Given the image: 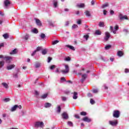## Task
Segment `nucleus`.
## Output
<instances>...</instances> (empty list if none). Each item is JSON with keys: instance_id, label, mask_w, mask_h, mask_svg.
Here are the masks:
<instances>
[{"instance_id": "f257e3e1", "label": "nucleus", "mask_w": 129, "mask_h": 129, "mask_svg": "<svg viewBox=\"0 0 129 129\" xmlns=\"http://www.w3.org/2000/svg\"><path fill=\"white\" fill-rule=\"evenodd\" d=\"M35 127L38 128V127H40V128H43L44 127V122H36L34 124Z\"/></svg>"}, {"instance_id": "f03ea898", "label": "nucleus", "mask_w": 129, "mask_h": 129, "mask_svg": "<svg viewBox=\"0 0 129 129\" xmlns=\"http://www.w3.org/2000/svg\"><path fill=\"white\" fill-rule=\"evenodd\" d=\"M64 67L66 70L61 71L62 74H67V73H69V66L67 64H66Z\"/></svg>"}, {"instance_id": "7ed1b4c3", "label": "nucleus", "mask_w": 129, "mask_h": 129, "mask_svg": "<svg viewBox=\"0 0 129 129\" xmlns=\"http://www.w3.org/2000/svg\"><path fill=\"white\" fill-rule=\"evenodd\" d=\"M17 108H19V109H22V105H15L13 107H12L11 109V111L14 112L17 110Z\"/></svg>"}, {"instance_id": "20e7f679", "label": "nucleus", "mask_w": 129, "mask_h": 129, "mask_svg": "<svg viewBox=\"0 0 129 129\" xmlns=\"http://www.w3.org/2000/svg\"><path fill=\"white\" fill-rule=\"evenodd\" d=\"M109 38H110V33L107 31L105 33L104 41H105V42L107 41L109 39Z\"/></svg>"}, {"instance_id": "39448f33", "label": "nucleus", "mask_w": 129, "mask_h": 129, "mask_svg": "<svg viewBox=\"0 0 129 129\" xmlns=\"http://www.w3.org/2000/svg\"><path fill=\"white\" fill-rule=\"evenodd\" d=\"M0 58H3V59H5L6 62L8 63V61H11L12 60V58L11 56H5L3 55H0Z\"/></svg>"}, {"instance_id": "423d86ee", "label": "nucleus", "mask_w": 129, "mask_h": 129, "mask_svg": "<svg viewBox=\"0 0 129 129\" xmlns=\"http://www.w3.org/2000/svg\"><path fill=\"white\" fill-rule=\"evenodd\" d=\"M119 114L120 112L118 110H114L113 112V116L116 118H118V117H119Z\"/></svg>"}, {"instance_id": "0eeeda50", "label": "nucleus", "mask_w": 129, "mask_h": 129, "mask_svg": "<svg viewBox=\"0 0 129 129\" xmlns=\"http://www.w3.org/2000/svg\"><path fill=\"white\" fill-rule=\"evenodd\" d=\"M61 117L63 119H68L69 118V116L68 115V113L66 112H64L61 114Z\"/></svg>"}, {"instance_id": "6e6552de", "label": "nucleus", "mask_w": 129, "mask_h": 129, "mask_svg": "<svg viewBox=\"0 0 129 129\" xmlns=\"http://www.w3.org/2000/svg\"><path fill=\"white\" fill-rule=\"evenodd\" d=\"M109 123L112 126H115L117 125L118 122H117V120H116L115 121H109Z\"/></svg>"}, {"instance_id": "1a4fd4ad", "label": "nucleus", "mask_w": 129, "mask_h": 129, "mask_svg": "<svg viewBox=\"0 0 129 129\" xmlns=\"http://www.w3.org/2000/svg\"><path fill=\"white\" fill-rule=\"evenodd\" d=\"M87 78V75L86 74H83L82 76V79L81 80V82L83 83L85 81V80Z\"/></svg>"}, {"instance_id": "9d476101", "label": "nucleus", "mask_w": 129, "mask_h": 129, "mask_svg": "<svg viewBox=\"0 0 129 129\" xmlns=\"http://www.w3.org/2000/svg\"><path fill=\"white\" fill-rule=\"evenodd\" d=\"M119 18L120 20H128V18H127V16L126 15L122 16V14H120L119 16Z\"/></svg>"}, {"instance_id": "9b49d317", "label": "nucleus", "mask_w": 129, "mask_h": 129, "mask_svg": "<svg viewBox=\"0 0 129 129\" xmlns=\"http://www.w3.org/2000/svg\"><path fill=\"white\" fill-rule=\"evenodd\" d=\"M82 120H83V121H85L86 122H91V119L89 118L87 116L84 117Z\"/></svg>"}, {"instance_id": "f8f14e48", "label": "nucleus", "mask_w": 129, "mask_h": 129, "mask_svg": "<svg viewBox=\"0 0 129 129\" xmlns=\"http://www.w3.org/2000/svg\"><path fill=\"white\" fill-rule=\"evenodd\" d=\"M34 20H35L37 26H39L40 27L42 26V23H41V21H40V20L37 18H35Z\"/></svg>"}, {"instance_id": "ddd939ff", "label": "nucleus", "mask_w": 129, "mask_h": 129, "mask_svg": "<svg viewBox=\"0 0 129 129\" xmlns=\"http://www.w3.org/2000/svg\"><path fill=\"white\" fill-rule=\"evenodd\" d=\"M44 106L45 108H49V107H51V106H52V104L50 103H45Z\"/></svg>"}, {"instance_id": "4468645a", "label": "nucleus", "mask_w": 129, "mask_h": 129, "mask_svg": "<svg viewBox=\"0 0 129 129\" xmlns=\"http://www.w3.org/2000/svg\"><path fill=\"white\" fill-rule=\"evenodd\" d=\"M15 64L9 65L7 67V70H12V69L15 68Z\"/></svg>"}, {"instance_id": "2eb2a0df", "label": "nucleus", "mask_w": 129, "mask_h": 129, "mask_svg": "<svg viewBox=\"0 0 129 129\" xmlns=\"http://www.w3.org/2000/svg\"><path fill=\"white\" fill-rule=\"evenodd\" d=\"M23 40H25V41L29 40L30 39V35L26 34L23 36Z\"/></svg>"}, {"instance_id": "dca6fc26", "label": "nucleus", "mask_w": 129, "mask_h": 129, "mask_svg": "<svg viewBox=\"0 0 129 129\" xmlns=\"http://www.w3.org/2000/svg\"><path fill=\"white\" fill-rule=\"evenodd\" d=\"M77 7L78 8H80V9L83 8L85 7V4L84 3H81L80 4L77 5Z\"/></svg>"}, {"instance_id": "f3484780", "label": "nucleus", "mask_w": 129, "mask_h": 129, "mask_svg": "<svg viewBox=\"0 0 129 129\" xmlns=\"http://www.w3.org/2000/svg\"><path fill=\"white\" fill-rule=\"evenodd\" d=\"M73 98V99H77V98H78V94L77 93V92H74Z\"/></svg>"}, {"instance_id": "a211bd4d", "label": "nucleus", "mask_w": 129, "mask_h": 129, "mask_svg": "<svg viewBox=\"0 0 129 129\" xmlns=\"http://www.w3.org/2000/svg\"><path fill=\"white\" fill-rule=\"evenodd\" d=\"M4 5L5 7H8V6H10V5H11V3L10 2V1H9V0H5L4 1Z\"/></svg>"}, {"instance_id": "6ab92c4d", "label": "nucleus", "mask_w": 129, "mask_h": 129, "mask_svg": "<svg viewBox=\"0 0 129 129\" xmlns=\"http://www.w3.org/2000/svg\"><path fill=\"white\" fill-rule=\"evenodd\" d=\"M117 55L119 57H121V56H123V52H122V51H118L117 52Z\"/></svg>"}, {"instance_id": "aec40b11", "label": "nucleus", "mask_w": 129, "mask_h": 129, "mask_svg": "<svg viewBox=\"0 0 129 129\" xmlns=\"http://www.w3.org/2000/svg\"><path fill=\"white\" fill-rule=\"evenodd\" d=\"M56 112L57 113H60L61 112V106L60 105H58L56 107Z\"/></svg>"}, {"instance_id": "412c9836", "label": "nucleus", "mask_w": 129, "mask_h": 129, "mask_svg": "<svg viewBox=\"0 0 129 129\" xmlns=\"http://www.w3.org/2000/svg\"><path fill=\"white\" fill-rule=\"evenodd\" d=\"M3 37L5 40H7V39H9V38H10V36H9V34L8 33H5L3 34Z\"/></svg>"}, {"instance_id": "4be33fe9", "label": "nucleus", "mask_w": 129, "mask_h": 129, "mask_svg": "<svg viewBox=\"0 0 129 129\" xmlns=\"http://www.w3.org/2000/svg\"><path fill=\"white\" fill-rule=\"evenodd\" d=\"M66 47L69 48L71 50H73V51H75V48L72 45H67Z\"/></svg>"}, {"instance_id": "5701e85b", "label": "nucleus", "mask_w": 129, "mask_h": 129, "mask_svg": "<svg viewBox=\"0 0 129 129\" xmlns=\"http://www.w3.org/2000/svg\"><path fill=\"white\" fill-rule=\"evenodd\" d=\"M5 66V61L4 60L0 61V70Z\"/></svg>"}, {"instance_id": "b1692460", "label": "nucleus", "mask_w": 129, "mask_h": 129, "mask_svg": "<svg viewBox=\"0 0 129 129\" xmlns=\"http://www.w3.org/2000/svg\"><path fill=\"white\" fill-rule=\"evenodd\" d=\"M31 32L34 34H38V33L39 32L38 29L36 28H34L33 29L31 30Z\"/></svg>"}, {"instance_id": "393cba45", "label": "nucleus", "mask_w": 129, "mask_h": 129, "mask_svg": "<svg viewBox=\"0 0 129 129\" xmlns=\"http://www.w3.org/2000/svg\"><path fill=\"white\" fill-rule=\"evenodd\" d=\"M2 85L5 87V88L8 89L9 88V85L6 83H2Z\"/></svg>"}, {"instance_id": "a878e982", "label": "nucleus", "mask_w": 129, "mask_h": 129, "mask_svg": "<svg viewBox=\"0 0 129 129\" xmlns=\"http://www.w3.org/2000/svg\"><path fill=\"white\" fill-rule=\"evenodd\" d=\"M10 54L11 55H14L15 54H17V49H14L11 52H10Z\"/></svg>"}, {"instance_id": "bb28decb", "label": "nucleus", "mask_w": 129, "mask_h": 129, "mask_svg": "<svg viewBox=\"0 0 129 129\" xmlns=\"http://www.w3.org/2000/svg\"><path fill=\"white\" fill-rule=\"evenodd\" d=\"M110 30L114 34H116V30H113V27L110 26Z\"/></svg>"}, {"instance_id": "cd10ccee", "label": "nucleus", "mask_w": 129, "mask_h": 129, "mask_svg": "<svg viewBox=\"0 0 129 129\" xmlns=\"http://www.w3.org/2000/svg\"><path fill=\"white\" fill-rule=\"evenodd\" d=\"M85 14L86 17H90V16H91V14H90V12L88 11H85Z\"/></svg>"}, {"instance_id": "c85d7f7f", "label": "nucleus", "mask_w": 129, "mask_h": 129, "mask_svg": "<svg viewBox=\"0 0 129 129\" xmlns=\"http://www.w3.org/2000/svg\"><path fill=\"white\" fill-rule=\"evenodd\" d=\"M47 52H48V49H43L42 51V55H46V54H47Z\"/></svg>"}, {"instance_id": "c756f323", "label": "nucleus", "mask_w": 129, "mask_h": 129, "mask_svg": "<svg viewBox=\"0 0 129 129\" xmlns=\"http://www.w3.org/2000/svg\"><path fill=\"white\" fill-rule=\"evenodd\" d=\"M48 96V94H45L42 96H40V98L42 99H45V98H47V97Z\"/></svg>"}, {"instance_id": "7c9ffc66", "label": "nucleus", "mask_w": 129, "mask_h": 129, "mask_svg": "<svg viewBox=\"0 0 129 129\" xmlns=\"http://www.w3.org/2000/svg\"><path fill=\"white\" fill-rule=\"evenodd\" d=\"M35 68H39L41 67V63L40 62H36L35 64Z\"/></svg>"}, {"instance_id": "2f4dec72", "label": "nucleus", "mask_w": 129, "mask_h": 129, "mask_svg": "<svg viewBox=\"0 0 129 129\" xmlns=\"http://www.w3.org/2000/svg\"><path fill=\"white\" fill-rule=\"evenodd\" d=\"M62 82H66V79L64 77L60 78V83H62Z\"/></svg>"}, {"instance_id": "473e14b6", "label": "nucleus", "mask_w": 129, "mask_h": 129, "mask_svg": "<svg viewBox=\"0 0 129 129\" xmlns=\"http://www.w3.org/2000/svg\"><path fill=\"white\" fill-rule=\"evenodd\" d=\"M95 34L98 35H101V31H100V30H96L95 32Z\"/></svg>"}, {"instance_id": "72a5a7b5", "label": "nucleus", "mask_w": 129, "mask_h": 129, "mask_svg": "<svg viewBox=\"0 0 129 129\" xmlns=\"http://www.w3.org/2000/svg\"><path fill=\"white\" fill-rule=\"evenodd\" d=\"M99 26L103 28V27H104V23L102 22H100L99 23Z\"/></svg>"}, {"instance_id": "f704fd0d", "label": "nucleus", "mask_w": 129, "mask_h": 129, "mask_svg": "<svg viewBox=\"0 0 129 129\" xmlns=\"http://www.w3.org/2000/svg\"><path fill=\"white\" fill-rule=\"evenodd\" d=\"M77 28H78V25L76 24H74L72 27V30H75V29H77Z\"/></svg>"}, {"instance_id": "c9c22d12", "label": "nucleus", "mask_w": 129, "mask_h": 129, "mask_svg": "<svg viewBox=\"0 0 129 129\" xmlns=\"http://www.w3.org/2000/svg\"><path fill=\"white\" fill-rule=\"evenodd\" d=\"M40 37L41 39H45L46 37V35H45L44 33H41Z\"/></svg>"}, {"instance_id": "e433bc0d", "label": "nucleus", "mask_w": 129, "mask_h": 129, "mask_svg": "<svg viewBox=\"0 0 129 129\" xmlns=\"http://www.w3.org/2000/svg\"><path fill=\"white\" fill-rule=\"evenodd\" d=\"M10 100H11V99L9 98H6L3 100V101H4V102H9V101H10Z\"/></svg>"}, {"instance_id": "4c0bfd02", "label": "nucleus", "mask_w": 129, "mask_h": 129, "mask_svg": "<svg viewBox=\"0 0 129 129\" xmlns=\"http://www.w3.org/2000/svg\"><path fill=\"white\" fill-rule=\"evenodd\" d=\"M68 124L69 125V126L73 127V123L72 121H69L68 122Z\"/></svg>"}, {"instance_id": "58836bf2", "label": "nucleus", "mask_w": 129, "mask_h": 129, "mask_svg": "<svg viewBox=\"0 0 129 129\" xmlns=\"http://www.w3.org/2000/svg\"><path fill=\"white\" fill-rule=\"evenodd\" d=\"M81 115H83L84 116H85V115H87V113L86 112L82 111L80 113Z\"/></svg>"}, {"instance_id": "ea45409f", "label": "nucleus", "mask_w": 129, "mask_h": 129, "mask_svg": "<svg viewBox=\"0 0 129 129\" xmlns=\"http://www.w3.org/2000/svg\"><path fill=\"white\" fill-rule=\"evenodd\" d=\"M53 6H54V8H57L58 6V2L57 1H55L53 3Z\"/></svg>"}, {"instance_id": "a19ab883", "label": "nucleus", "mask_w": 129, "mask_h": 129, "mask_svg": "<svg viewBox=\"0 0 129 129\" xmlns=\"http://www.w3.org/2000/svg\"><path fill=\"white\" fill-rule=\"evenodd\" d=\"M119 29V27H118V25H116L115 27H114V31H117Z\"/></svg>"}, {"instance_id": "79ce46f5", "label": "nucleus", "mask_w": 129, "mask_h": 129, "mask_svg": "<svg viewBox=\"0 0 129 129\" xmlns=\"http://www.w3.org/2000/svg\"><path fill=\"white\" fill-rule=\"evenodd\" d=\"M67 99H68V98L66 97H64V96L61 97V100L62 101H66Z\"/></svg>"}, {"instance_id": "37998d69", "label": "nucleus", "mask_w": 129, "mask_h": 129, "mask_svg": "<svg viewBox=\"0 0 129 129\" xmlns=\"http://www.w3.org/2000/svg\"><path fill=\"white\" fill-rule=\"evenodd\" d=\"M59 43V41L58 40H54L52 41V45H56V44H58Z\"/></svg>"}, {"instance_id": "c03bdc74", "label": "nucleus", "mask_w": 129, "mask_h": 129, "mask_svg": "<svg viewBox=\"0 0 129 129\" xmlns=\"http://www.w3.org/2000/svg\"><path fill=\"white\" fill-rule=\"evenodd\" d=\"M111 47V45H107L105 47V48L106 50H108L110 49Z\"/></svg>"}, {"instance_id": "a18cd8bd", "label": "nucleus", "mask_w": 129, "mask_h": 129, "mask_svg": "<svg viewBox=\"0 0 129 129\" xmlns=\"http://www.w3.org/2000/svg\"><path fill=\"white\" fill-rule=\"evenodd\" d=\"M84 38L86 40V41H87V40H88V38H89V35H84Z\"/></svg>"}, {"instance_id": "49530a36", "label": "nucleus", "mask_w": 129, "mask_h": 129, "mask_svg": "<svg viewBox=\"0 0 129 129\" xmlns=\"http://www.w3.org/2000/svg\"><path fill=\"white\" fill-rule=\"evenodd\" d=\"M108 4L106 3L102 6V9H104V8H106V7H108Z\"/></svg>"}, {"instance_id": "de8ad7c7", "label": "nucleus", "mask_w": 129, "mask_h": 129, "mask_svg": "<svg viewBox=\"0 0 129 129\" xmlns=\"http://www.w3.org/2000/svg\"><path fill=\"white\" fill-rule=\"evenodd\" d=\"M90 103H91V104H94L95 103V101H94L92 99H90Z\"/></svg>"}, {"instance_id": "09e8293b", "label": "nucleus", "mask_w": 129, "mask_h": 129, "mask_svg": "<svg viewBox=\"0 0 129 129\" xmlns=\"http://www.w3.org/2000/svg\"><path fill=\"white\" fill-rule=\"evenodd\" d=\"M18 73H16V74H14V75H13V77L14 78H18Z\"/></svg>"}, {"instance_id": "8fccbe9b", "label": "nucleus", "mask_w": 129, "mask_h": 129, "mask_svg": "<svg viewBox=\"0 0 129 129\" xmlns=\"http://www.w3.org/2000/svg\"><path fill=\"white\" fill-rule=\"evenodd\" d=\"M36 53H37V50H34V51L31 53V56H35V55H36Z\"/></svg>"}, {"instance_id": "3c124183", "label": "nucleus", "mask_w": 129, "mask_h": 129, "mask_svg": "<svg viewBox=\"0 0 129 129\" xmlns=\"http://www.w3.org/2000/svg\"><path fill=\"white\" fill-rule=\"evenodd\" d=\"M40 50H42V47L38 46V47H37L36 51H40Z\"/></svg>"}, {"instance_id": "603ef678", "label": "nucleus", "mask_w": 129, "mask_h": 129, "mask_svg": "<svg viewBox=\"0 0 129 129\" xmlns=\"http://www.w3.org/2000/svg\"><path fill=\"white\" fill-rule=\"evenodd\" d=\"M75 117L76 118H77L78 119H79V118H80V116L78 114H75Z\"/></svg>"}, {"instance_id": "864d4df0", "label": "nucleus", "mask_w": 129, "mask_h": 129, "mask_svg": "<svg viewBox=\"0 0 129 129\" xmlns=\"http://www.w3.org/2000/svg\"><path fill=\"white\" fill-rule=\"evenodd\" d=\"M52 60V57H48V63H50V62H51V61Z\"/></svg>"}, {"instance_id": "5fc2aeb1", "label": "nucleus", "mask_w": 129, "mask_h": 129, "mask_svg": "<svg viewBox=\"0 0 129 129\" xmlns=\"http://www.w3.org/2000/svg\"><path fill=\"white\" fill-rule=\"evenodd\" d=\"M65 61H70L71 60V58L69 57H66L64 59Z\"/></svg>"}, {"instance_id": "6e6d98bb", "label": "nucleus", "mask_w": 129, "mask_h": 129, "mask_svg": "<svg viewBox=\"0 0 129 129\" xmlns=\"http://www.w3.org/2000/svg\"><path fill=\"white\" fill-rule=\"evenodd\" d=\"M93 93H97L98 92V90L97 89H94L93 90Z\"/></svg>"}, {"instance_id": "4d7b16f0", "label": "nucleus", "mask_w": 129, "mask_h": 129, "mask_svg": "<svg viewBox=\"0 0 129 129\" xmlns=\"http://www.w3.org/2000/svg\"><path fill=\"white\" fill-rule=\"evenodd\" d=\"M55 65H52L50 67V69L51 70H53V69H54V68H55Z\"/></svg>"}, {"instance_id": "13d9d810", "label": "nucleus", "mask_w": 129, "mask_h": 129, "mask_svg": "<svg viewBox=\"0 0 129 129\" xmlns=\"http://www.w3.org/2000/svg\"><path fill=\"white\" fill-rule=\"evenodd\" d=\"M5 46V44L4 43H0V49Z\"/></svg>"}, {"instance_id": "bf43d9fd", "label": "nucleus", "mask_w": 129, "mask_h": 129, "mask_svg": "<svg viewBox=\"0 0 129 129\" xmlns=\"http://www.w3.org/2000/svg\"><path fill=\"white\" fill-rule=\"evenodd\" d=\"M77 23L78 25H81V20H78Z\"/></svg>"}, {"instance_id": "052dcab7", "label": "nucleus", "mask_w": 129, "mask_h": 129, "mask_svg": "<svg viewBox=\"0 0 129 129\" xmlns=\"http://www.w3.org/2000/svg\"><path fill=\"white\" fill-rule=\"evenodd\" d=\"M91 4L92 6H94V4H95V2L94 1V0H92L91 2Z\"/></svg>"}, {"instance_id": "680f3d73", "label": "nucleus", "mask_w": 129, "mask_h": 129, "mask_svg": "<svg viewBox=\"0 0 129 129\" xmlns=\"http://www.w3.org/2000/svg\"><path fill=\"white\" fill-rule=\"evenodd\" d=\"M21 115H22V116H23V115H25V111H21Z\"/></svg>"}, {"instance_id": "e2e57ef3", "label": "nucleus", "mask_w": 129, "mask_h": 129, "mask_svg": "<svg viewBox=\"0 0 129 129\" xmlns=\"http://www.w3.org/2000/svg\"><path fill=\"white\" fill-rule=\"evenodd\" d=\"M123 32H124V33H128V30L127 29H124L123 30Z\"/></svg>"}, {"instance_id": "0e129e2a", "label": "nucleus", "mask_w": 129, "mask_h": 129, "mask_svg": "<svg viewBox=\"0 0 129 129\" xmlns=\"http://www.w3.org/2000/svg\"><path fill=\"white\" fill-rule=\"evenodd\" d=\"M125 73H129V70L128 69H125L124 71Z\"/></svg>"}, {"instance_id": "69168bd1", "label": "nucleus", "mask_w": 129, "mask_h": 129, "mask_svg": "<svg viewBox=\"0 0 129 129\" xmlns=\"http://www.w3.org/2000/svg\"><path fill=\"white\" fill-rule=\"evenodd\" d=\"M110 15H113V14H114V11L113 10H111L110 12Z\"/></svg>"}, {"instance_id": "338daca9", "label": "nucleus", "mask_w": 129, "mask_h": 129, "mask_svg": "<svg viewBox=\"0 0 129 129\" xmlns=\"http://www.w3.org/2000/svg\"><path fill=\"white\" fill-rule=\"evenodd\" d=\"M88 96L89 97H91L92 96V95L91 94V93H88Z\"/></svg>"}, {"instance_id": "774afa93", "label": "nucleus", "mask_w": 129, "mask_h": 129, "mask_svg": "<svg viewBox=\"0 0 129 129\" xmlns=\"http://www.w3.org/2000/svg\"><path fill=\"white\" fill-rule=\"evenodd\" d=\"M106 13H107V11L103 10V14L104 15V16L106 15Z\"/></svg>"}]
</instances>
